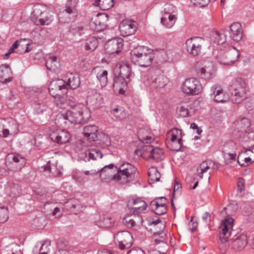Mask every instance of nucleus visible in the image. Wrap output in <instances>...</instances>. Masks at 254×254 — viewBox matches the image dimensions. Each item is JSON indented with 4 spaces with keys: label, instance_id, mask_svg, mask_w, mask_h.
Here are the masks:
<instances>
[{
    "label": "nucleus",
    "instance_id": "56",
    "mask_svg": "<svg viewBox=\"0 0 254 254\" xmlns=\"http://www.w3.org/2000/svg\"><path fill=\"white\" fill-rule=\"evenodd\" d=\"M172 132L171 141L177 140L179 137H182V130L177 128H174L170 130Z\"/></svg>",
    "mask_w": 254,
    "mask_h": 254
},
{
    "label": "nucleus",
    "instance_id": "41",
    "mask_svg": "<svg viewBox=\"0 0 254 254\" xmlns=\"http://www.w3.org/2000/svg\"><path fill=\"white\" fill-rule=\"evenodd\" d=\"M67 96H62L59 94L54 99V102L57 106L61 107L62 108H65L67 106H70V105H72L71 101H69V99H67Z\"/></svg>",
    "mask_w": 254,
    "mask_h": 254
},
{
    "label": "nucleus",
    "instance_id": "62",
    "mask_svg": "<svg viewBox=\"0 0 254 254\" xmlns=\"http://www.w3.org/2000/svg\"><path fill=\"white\" fill-rule=\"evenodd\" d=\"M11 192L13 195H16L19 193V187L18 184H13L10 186Z\"/></svg>",
    "mask_w": 254,
    "mask_h": 254
},
{
    "label": "nucleus",
    "instance_id": "12",
    "mask_svg": "<svg viewBox=\"0 0 254 254\" xmlns=\"http://www.w3.org/2000/svg\"><path fill=\"white\" fill-rule=\"evenodd\" d=\"M109 17L105 13H98L92 19L90 22L91 28L97 32L105 29L107 26Z\"/></svg>",
    "mask_w": 254,
    "mask_h": 254
},
{
    "label": "nucleus",
    "instance_id": "46",
    "mask_svg": "<svg viewBox=\"0 0 254 254\" xmlns=\"http://www.w3.org/2000/svg\"><path fill=\"white\" fill-rule=\"evenodd\" d=\"M147 130L145 128H140L138 131V138L143 143H148L152 139V137L149 135H145Z\"/></svg>",
    "mask_w": 254,
    "mask_h": 254
},
{
    "label": "nucleus",
    "instance_id": "58",
    "mask_svg": "<svg viewBox=\"0 0 254 254\" xmlns=\"http://www.w3.org/2000/svg\"><path fill=\"white\" fill-rule=\"evenodd\" d=\"M176 7L171 3H167L165 5L164 14H170L174 12L176 10Z\"/></svg>",
    "mask_w": 254,
    "mask_h": 254
},
{
    "label": "nucleus",
    "instance_id": "5",
    "mask_svg": "<svg viewBox=\"0 0 254 254\" xmlns=\"http://www.w3.org/2000/svg\"><path fill=\"white\" fill-rule=\"evenodd\" d=\"M77 2L68 0L65 9L60 11L58 14L59 20L62 23H69L74 21L78 14L76 9Z\"/></svg>",
    "mask_w": 254,
    "mask_h": 254
},
{
    "label": "nucleus",
    "instance_id": "38",
    "mask_svg": "<svg viewBox=\"0 0 254 254\" xmlns=\"http://www.w3.org/2000/svg\"><path fill=\"white\" fill-rule=\"evenodd\" d=\"M98 46V40L93 36L89 37L85 43V49L90 52L94 51Z\"/></svg>",
    "mask_w": 254,
    "mask_h": 254
},
{
    "label": "nucleus",
    "instance_id": "34",
    "mask_svg": "<svg viewBox=\"0 0 254 254\" xmlns=\"http://www.w3.org/2000/svg\"><path fill=\"white\" fill-rule=\"evenodd\" d=\"M103 154L100 150L96 148H93L87 150L84 153V160L85 162L89 161L91 159L95 160L97 158H102Z\"/></svg>",
    "mask_w": 254,
    "mask_h": 254
},
{
    "label": "nucleus",
    "instance_id": "29",
    "mask_svg": "<svg viewBox=\"0 0 254 254\" xmlns=\"http://www.w3.org/2000/svg\"><path fill=\"white\" fill-rule=\"evenodd\" d=\"M61 207L57 203L48 201L44 205L43 211L47 215L56 216L60 212Z\"/></svg>",
    "mask_w": 254,
    "mask_h": 254
},
{
    "label": "nucleus",
    "instance_id": "36",
    "mask_svg": "<svg viewBox=\"0 0 254 254\" xmlns=\"http://www.w3.org/2000/svg\"><path fill=\"white\" fill-rule=\"evenodd\" d=\"M49 87L54 90L64 92L66 90L65 81L62 79H57L52 81L49 84Z\"/></svg>",
    "mask_w": 254,
    "mask_h": 254
},
{
    "label": "nucleus",
    "instance_id": "13",
    "mask_svg": "<svg viewBox=\"0 0 254 254\" xmlns=\"http://www.w3.org/2000/svg\"><path fill=\"white\" fill-rule=\"evenodd\" d=\"M137 171V169L132 164L125 162L118 168L117 177L118 180L131 178Z\"/></svg>",
    "mask_w": 254,
    "mask_h": 254
},
{
    "label": "nucleus",
    "instance_id": "51",
    "mask_svg": "<svg viewBox=\"0 0 254 254\" xmlns=\"http://www.w3.org/2000/svg\"><path fill=\"white\" fill-rule=\"evenodd\" d=\"M8 208L0 205V223L5 222L9 218Z\"/></svg>",
    "mask_w": 254,
    "mask_h": 254
},
{
    "label": "nucleus",
    "instance_id": "7",
    "mask_svg": "<svg viewBox=\"0 0 254 254\" xmlns=\"http://www.w3.org/2000/svg\"><path fill=\"white\" fill-rule=\"evenodd\" d=\"M213 68L212 63L206 61H201L198 62L195 66L198 76L206 80L212 77Z\"/></svg>",
    "mask_w": 254,
    "mask_h": 254
},
{
    "label": "nucleus",
    "instance_id": "18",
    "mask_svg": "<svg viewBox=\"0 0 254 254\" xmlns=\"http://www.w3.org/2000/svg\"><path fill=\"white\" fill-rule=\"evenodd\" d=\"M147 206L146 202L139 197L129 200L127 205L131 211L132 210L133 212L136 214L140 213L145 210Z\"/></svg>",
    "mask_w": 254,
    "mask_h": 254
},
{
    "label": "nucleus",
    "instance_id": "25",
    "mask_svg": "<svg viewBox=\"0 0 254 254\" xmlns=\"http://www.w3.org/2000/svg\"><path fill=\"white\" fill-rule=\"evenodd\" d=\"M149 86L151 88L157 89L163 88L167 83V78L163 75L158 76H152L148 80Z\"/></svg>",
    "mask_w": 254,
    "mask_h": 254
},
{
    "label": "nucleus",
    "instance_id": "40",
    "mask_svg": "<svg viewBox=\"0 0 254 254\" xmlns=\"http://www.w3.org/2000/svg\"><path fill=\"white\" fill-rule=\"evenodd\" d=\"M111 114L117 119L122 120L128 117V113L122 107H117L111 111Z\"/></svg>",
    "mask_w": 254,
    "mask_h": 254
},
{
    "label": "nucleus",
    "instance_id": "8",
    "mask_svg": "<svg viewBox=\"0 0 254 254\" xmlns=\"http://www.w3.org/2000/svg\"><path fill=\"white\" fill-rule=\"evenodd\" d=\"M202 90L200 82L195 78L187 79L184 82L182 91L184 93L190 95H197Z\"/></svg>",
    "mask_w": 254,
    "mask_h": 254
},
{
    "label": "nucleus",
    "instance_id": "26",
    "mask_svg": "<svg viewBox=\"0 0 254 254\" xmlns=\"http://www.w3.org/2000/svg\"><path fill=\"white\" fill-rule=\"evenodd\" d=\"M129 79L124 78L120 75L116 76L114 79L113 87L116 90H119L120 94H124L127 88Z\"/></svg>",
    "mask_w": 254,
    "mask_h": 254
},
{
    "label": "nucleus",
    "instance_id": "37",
    "mask_svg": "<svg viewBox=\"0 0 254 254\" xmlns=\"http://www.w3.org/2000/svg\"><path fill=\"white\" fill-rule=\"evenodd\" d=\"M114 4V0H95L93 4L103 10H106L112 8Z\"/></svg>",
    "mask_w": 254,
    "mask_h": 254
},
{
    "label": "nucleus",
    "instance_id": "31",
    "mask_svg": "<svg viewBox=\"0 0 254 254\" xmlns=\"http://www.w3.org/2000/svg\"><path fill=\"white\" fill-rule=\"evenodd\" d=\"M119 71V75L129 79L131 76V67L129 64L125 62H121L117 65Z\"/></svg>",
    "mask_w": 254,
    "mask_h": 254
},
{
    "label": "nucleus",
    "instance_id": "54",
    "mask_svg": "<svg viewBox=\"0 0 254 254\" xmlns=\"http://www.w3.org/2000/svg\"><path fill=\"white\" fill-rule=\"evenodd\" d=\"M213 99L216 102L224 103L227 101L228 97L223 91L217 96H213Z\"/></svg>",
    "mask_w": 254,
    "mask_h": 254
},
{
    "label": "nucleus",
    "instance_id": "10",
    "mask_svg": "<svg viewBox=\"0 0 254 254\" xmlns=\"http://www.w3.org/2000/svg\"><path fill=\"white\" fill-rule=\"evenodd\" d=\"M204 39L201 37H193L188 39L186 42L188 53L193 56H197L201 53L202 45Z\"/></svg>",
    "mask_w": 254,
    "mask_h": 254
},
{
    "label": "nucleus",
    "instance_id": "23",
    "mask_svg": "<svg viewBox=\"0 0 254 254\" xmlns=\"http://www.w3.org/2000/svg\"><path fill=\"white\" fill-rule=\"evenodd\" d=\"M98 127L95 125L85 126L83 130V133L89 141H95L98 139Z\"/></svg>",
    "mask_w": 254,
    "mask_h": 254
},
{
    "label": "nucleus",
    "instance_id": "9",
    "mask_svg": "<svg viewBox=\"0 0 254 254\" xmlns=\"http://www.w3.org/2000/svg\"><path fill=\"white\" fill-rule=\"evenodd\" d=\"M115 239L118 243L119 248L122 250L130 248L133 244L132 236L127 231L118 232L115 236Z\"/></svg>",
    "mask_w": 254,
    "mask_h": 254
},
{
    "label": "nucleus",
    "instance_id": "48",
    "mask_svg": "<svg viewBox=\"0 0 254 254\" xmlns=\"http://www.w3.org/2000/svg\"><path fill=\"white\" fill-rule=\"evenodd\" d=\"M43 168L44 171H48L52 176L57 177L61 175V172L57 170V167L54 164L51 165L50 161L45 166H43Z\"/></svg>",
    "mask_w": 254,
    "mask_h": 254
},
{
    "label": "nucleus",
    "instance_id": "15",
    "mask_svg": "<svg viewBox=\"0 0 254 254\" xmlns=\"http://www.w3.org/2000/svg\"><path fill=\"white\" fill-rule=\"evenodd\" d=\"M123 222L127 227L136 229L142 225L143 219L140 215L132 212V213L127 214Z\"/></svg>",
    "mask_w": 254,
    "mask_h": 254
},
{
    "label": "nucleus",
    "instance_id": "52",
    "mask_svg": "<svg viewBox=\"0 0 254 254\" xmlns=\"http://www.w3.org/2000/svg\"><path fill=\"white\" fill-rule=\"evenodd\" d=\"M224 90L221 88L220 85L219 84H216L213 85L210 89V96L211 98H213V96H217L218 94H220V93L223 92Z\"/></svg>",
    "mask_w": 254,
    "mask_h": 254
},
{
    "label": "nucleus",
    "instance_id": "49",
    "mask_svg": "<svg viewBox=\"0 0 254 254\" xmlns=\"http://www.w3.org/2000/svg\"><path fill=\"white\" fill-rule=\"evenodd\" d=\"M182 141L183 139L182 137H179L177 140L171 141L170 144V149L176 152L181 151L183 145Z\"/></svg>",
    "mask_w": 254,
    "mask_h": 254
},
{
    "label": "nucleus",
    "instance_id": "1",
    "mask_svg": "<svg viewBox=\"0 0 254 254\" xmlns=\"http://www.w3.org/2000/svg\"><path fill=\"white\" fill-rule=\"evenodd\" d=\"M70 109L64 112L61 113L60 115V118L63 119L71 124H83L87 122L89 117L90 114L87 111H84L80 106H76L74 102L72 105H70Z\"/></svg>",
    "mask_w": 254,
    "mask_h": 254
},
{
    "label": "nucleus",
    "instance_id": "4",
    "mask_svg": "<svg viewBox=\"0 0 254 254\" xmlns=\"http://www.w3.org/2000/svg\"><path fill=\"white\" fill-rule=\"evenodd\" d=\"M228 90L233 103L240 104L247 98L245 84L241 78L232 80L229 85Z\"/></svg>",
    "mask_w": 254,
    "mask_h": 254
},
{
    "label": "nucleus",
    "instance_id": "59",
    "mask_svg": "<svg viewBox=\"0 0 254 254\" xmlns=\"http://www.w3.org/2000/svg\"><path fill=\"white\" fill-rule=\"evenodd\" d=\"M193 4L200 7H205L209 3V0H191Z\"/></svg>",
    "mask_w": 254,
    "mask_h": 254
},
{
    "label": "nucleus",
    "instance_id": "14",
    "mask_svg": "<svg viewBox=\"0 0 254 254\" xmlns=\"http://www.w3.org/2000/svg\"><path fill=\"white\" fill-rule=\"evenodd\" d=\"M123 47V40L120 38L109 40L105 44V49L109 55L118 54L121 52Z\"/></svg>",
    "mask_w": 254,
    "mask_h": 254
},
{
    "label": "nucleus",
    "instance_id": "39",
    "mask_svg": "<svg viewBox=\"0 0 254 254\" xmlns=\"http://www.w3.org/2000/svg\"><path fill=\"white\" fill-rule=\"evenodd\" d=\"M152 152L150 155V159L158 162L164 158V151L160 147H154L151 150Z\"/></svg>",
    "mask_w": 254,
    "mask_h": 254
},
{
    "label": "nucleus",
    "instance_id": "35",
    "mask_svg": "<svg viewBox=\"0 0 254 254\" xmlns=\"http://www.w3.org/2000/svg\"><path fill=\"white\" fill-rule=\"evenodd\" d=\"M45 64L47 69L51 71L56 72L60 67V63L55 56L48 57L46 61Z\"/></svg>",
    "mask_w": 254,
    "mask_h": 254
},
{
    "label": "nucleus",
    "instance_id": "28",
    "mask_svg": "<svg viewBox=\"0 0 254 254\" xmlns=\"http://www.w3.org/2000/svg\"><path fill=\"white\" fill-rule=\"evenodd\" d=\"M114 222V219L112 217L106 215L99 216V218L96 220V225L103 228H110L113 227Z\"/></svg>",
    "mask_w": 254,
    "mask_h": 254
},
{
    "label": "nucleus",
    "instance_id": "17",
    "mask_svg": "<svg viewBox=\"0 0 254 254\" xmlns=\"http://www.w3.org/2000/svg\"><path fill=\"white\" fill-rule=\"evenodd\" d=\"M101 177L102 180H118V167L114 164L105 166L100 169Z\"/></svg>",
    "mask_w": 254,
    "mask_h": 254
},
{
    "label": "nucleus",
    "instance_id": "11",
    "mask_svg": "<svg viewBox=\"0 0 254 254\" xmlns=\"http://www.w3.org/2000/svg\"><path fill=\"white\" fill-rule=\"evenodd\" d=\"M239 56V51L235 48H232L221 55L219 58V62L222 64L230 65L237 61Z\"/></svg>",
    "mask_w": 254,
    "mask_h": 254
},
{
    "label": "nucleus",
    "instance_id": "60",
    "mask_svg": "<svg viewBox=\"0 0 254 254\" xmlns=\"http://www.w3.org/2000/svg\"><path fill=\"white\" fill-rule=\"evenodd\" d=\"M73 251L70 247L65 246L64 249H60L56 254H72Z\"/></svg>",
    "mask_w": 254,
    "mask_h": 254
},
{
    "label": "nucleus",
    "instance_id": "27",
    "mask_svg": "<svg viewBox=\"0 0 254 254\" xmlns=\"http://www.w3.org/2000/svg\"><path fill=\"white\" fill-rule=\"evenodd\" d=\"M232 39L236 41L239 42L243 37V30L241 24L239 22H234L230 26Z\"/></svg>",
    "mask_w": 254,
    "mask_h": 254
},
{
    "label": "nucleus",
    "instance_id": "22",
    "mask_svg": "<svg viewBox=\"0 0 254 254\" xmlns=\"http://www.w3.org/2000/svg\"><path fill=\"white\" fill-rule=\"evenodd\" d=\"M13 79L12 72L8 64L0 65V81L2 83H7Z\"/></svg>",
    "mask_w": 254,
    "mask_h": 254
},
{
    "label": "nucleus",
    "instance_id": "21",
    "mask_svg": "<svg viewBox=\"0 0 254 254\" xmlns=\"http://www.w3.org/2000/svg\"><path fill=\"white\" fill-rule=\"evenodd\" d=\"M235 238L231 239V246L235 250L241 251L244 249L248 244L247 237L244 234L235 235Z\"/></svg>",
    "mask_w": 254,
    "mask_h": 254
},
{
    "label": "nucleus",
    "instance_id": "50",
    "mask_svg": "<svg viewBox=\"0 0 254 254\" xmlns=\"http://www.w3.org/2000/svg\"><path fill=\"white\" fill-rule=\"evenodd\" d=\"M33 108L34 112L37 114H42L47 110V106L43 102H35L33 103Z\"/></svg>",
    "mask_w": 254,
    "mask_h": 254
},
{
    "label": "nucleus",
    "instance_id": "53",
    "mask_svg": "<svg viewBox=\"0 0 254 254\" xmlns=\"http://www.w3.org/2000/svg\"><path fill=\"white\" fill-rule=\"evenodd\" d=\"M223 156L226 164H230L236 160V153H230L223 152Z\"/></svg>",
    "mask_w": 254,
    "mask_h": 254
},
{
    "label": "nucleus",
    "instance_id": "16",
    "mask_svg": "<svg viewBox=\"0 0 254 254\" xmlns=\"http://www.w3.org/2000/svg\"><path fill=\"white\" fill-rule=\"evenodd\" d=\"M119 30L123 37H127L135 33L137 28L134 21L125 20L119 25Z\"/></svg>",
    "mask_w": 254,
    "mask_h": 254
},
{
    "label": "nucleus",
    "instance_id": "47",
    "mask_svg": "<svg viewBox=\"0 0 254 254\" xmlns=\"http://www.w3.org/2000/svg\"><path fill=\"white\" fill-rule=\"evenodd\" d=\"M8 124L9 126V128H3L1 131V135L4 137H6L8 136V135L9 134L10 130L13 132H15L17 130L18 127L17 125L15 123L14 121H11L9 122Z\"/></svg>",
    "mask_w": 254,
    "mask_h": 254
},
{
    "label": "nucleus",
    "instance_id": "2",
    "mask_svg": "<svg viewBox=\"0 0 254 254\" xmlns=\"http://www.w3.org/2000/svg\"><path fill=\"white\" fill-rule=\"evenodd\" d=\"M133 63L142 67L151 65L154 58L153 51L145 46H138L130 52Z\"/></svg>",
    "mask_w": 254,
    "mask_h": 254
},
{
    "label": "nucleus",
    "instance_id": "33",
    "mask_svg": "<svg viewBox=\"0 0 254 254\" xmlns=\"http://www.w3.org/2000/svg\"><path fill=\"white\" fill-rule=\"evenodd\" d=\"M177 111L183 117L191 116L194 113V110L191 108L190 104L184 103H182L177 107Z\"/></svg>",
    "mask_w": 254,
    "mask_h": 254
},
{
    "label": "nucleus",
    "instance_id": "32",
    "mask_svg": "<svg viewBox=\"0 0 254 254\" xmlns=\"http://www.w3.org/2000/svg\"><path fill=\"white\" fill-rule=\"evenodd\" d=\"M150 205L153 211L157 215H161L167 212V206L165 203H160L156 200H153L150 202Z\"/></svg>",
    "mask_w": 254,
    "mask_h": 254
},
{
    "label": "nucleus",
    "instance_id": "19",
    "mask_svg": "<svg viewBox=\"0 0 254 254\" xmlns=\"http://www.w3.org/2000/svg\"><path fill=\"white\" fill-rule=\"evenodd\" d=\"M108 72L100 67H96L92 70L91 75L92 77L96 78L101 87L107 85L108 82Z\"/></svg>",
    "mask_w": 254,
    "mask_h": 254
},
{
    "label": "nucleus",
    "instance_id": "24",
    "mask_svg": "<svg viewBox=\"0 0 254 254\" xmlns=\"http://www.w3.org/2000/svg\"><path fill=\"white\" fill-rule=\"evenodd\" d=\"M50 138L55 142L63 144L69 141L71 139V135L67 131L63 130L58 134L53 133L51 134Z\"/></svg>",
    "mask_w": 254,
    "mask_h": 254
},
{
    "label": "nucleus",
    "instance_id": "43",
    "mask_svg": "<svg viewBox=\"0 0 254 254\" xmlns=\"http://www.w3.org/2000/svg\"><path fill=\"white\" fill-rule=\"evenodd\" d=\"M80 84V80L79 76H73L69 77L67 82H65L66 89L69 87L71 89H75L78 88Z\"/></svg>",
    "mask_w": 254,
    "mask_h": 254
},
{
    "label": "nucleus",
    "instance_id": "20",
    "mask_svg": "<svg viewBox=\"0 0 254 254\" xmlns=\"http://www.w3.org/2000/svg\"><path fill=\"white\" fill-rule=\"evenodd\" d=\"M6 162L15 166V171L21 170L25 165V158L19 154H9L6 158Z\"/></svg>",
    "mask_w": 254,
    "mask_h": 254
},
{
    "label": "nucleus",
    "instance_id": "3",
    "mask_svg": "<svg viewBox=\"0 0 254 254\" xmlns=\"http://www.w3.org/2000/svg\"><path fill=\"white\" fill-rule=\"evenodd\" d=\"M31 17L37 25H48L53 20V15L48 7L40 3L34 6Z\"/></svg>",
    "mask_w": 254,
    "mask_h": 254
},
{
    "label": "nucleus",
    "instance_id": "64",
    "mask_svg": "<svg viewBox=\"0 0 254 254\" xmlns=\"http://www.w3.org/2000/svg\"><path fill=\"white\" fill-rule=\"evenodd\" d=\"M200 174H202L206 172V171L210 168V167L207 165V163L206 162H203L200 165Z\"/></svg>",
    "mask_w": 254,
    "mask_h": 254
},
{
    "label": "nucleus",
    "instance_id": "44",
    "mask_svg": "<svg viewBox=\"0 0 254 254\" xmlns=\"http://www.w3.org/2000/svg\"><path fill=\"white\" fill-rule=\"evenodd\" d=\"M161 175L158 172L157 167L154 166L151 167L148 170V177L150 181L152 183L157 182L160 180Z\"/></svg>",
    "mask_w": 254,
    "mask_h": 254
},
{
    "label": "nucleus",
    "instance_id": "55",
    "mask_svg": "<svg viewBox=\"0 0 254 254\" xmlns=\"http://www.w3.org/2000/svg\"><path fill=\"white\" fill-rule=\"evenodd\" d=\"M153 148V146L150 144L144 145L141 149L142 156H147L149 158L150 155L152 152L151 150Z\"/></svg>",
    "mask_w": 254,
    "mask_h": 254
},
{
    "label": "nucleus",
    "instance_id": "63",
    "mask_svg": "<svg viewBox=\"0 0 254 254\" xmlns=\"http://www.w3.org/2000/svg\"><path fill=\"white\" fill-rule=\"evenodd\" d=\"M127 254H144V251L140 248H134L130 250Z\"/></svg>",
    "mask_w": 254,
    "mask_h": 254
},
{
    "label": "nucleus",
    "instance_id": "30",
    "mask_svg": "<svg viewBox=\"0 0 254 254\" xmlns=\"http://www.w3.org/2000/svg\"><path fill=\"white\" fill-rule=\"evenodd\" d=\"M87 26L83 24H73L69 26L68 32L73 36H81L85 33Z\"/></svg>",
    "mask_w": 254,
    "mask_h": 254
},
{
    "label": "nucleus",
    "instance_id": "45",
    "mask_svg": "<svg viewBox=\"0 0 254 254\" xmlns=\"http://www.w3.org/2000/svg\"><path fill=\"white\" fill-rule=\"evenodd\" d=\"M212 39L214 43L220 45L226 42V38L224 34L215 31L212 34Z\"/></svg>",
    "mask_w": 254,
    "mask_h": 254
},
{
    "label": "nucleus",
    "instance_id": "42",
    "mask_svg": "<svg viewBox=\"0 0 254 254\" xmlns=\"http://www.w3.org/2000/svg\"><path fill=\"white\" fill-rule=\"evenodd\" d=\"M99 141V144L101 145L103 148H106L111 145V142L108 135L105 134L104 132L100 131L98 133V139L96 141Z\"/></svg>",
    "mask_w": 254,
    "mask_h": 254
},
{
    "label": "nucleus",
    "instance_id": "61",
    "mask_svg": "<svg viewBox=\"0 0 254 254\" xmlns=\"http://www.w3.org/2000/svg\"><path fill=\"white\" fill-rule=\"evenodd\" d=\"M168 18V22L167 23V28L172 27L175 23L174 19L176 17V15L172 14L167 15Z\"/></svg>",
    "mask_w": 254,
    "mask_h": 254
},
{
    "label": "nucleus",
    "instance_id": "6",
    "mask_svg": "<svg viewBox=\"0 0 254 254\" xmlns=\"http://www.w3.org/2000/svg\"><path fill=\"white\" fill-rule=\"evenodd\" d=\"M234 220L229 216L222 221L220 226L221 230L220 231L219 239L221 243L225 244L228 242V237L233 234V226Z\"/></svg>",
    "mask_w": 254,
    "mask_h": 254
},
{
    "label": "nucleus",
    "instance_id": "57",
    "mask_svg": "<svg viewBox=\"0 0 254 254\" xmlns=\"http://www.w3.org/2000/svg\"><path fill=\"white\" fill-rule=\"evenodd\" d=\"M237 186H238V193L237 195L239 196L240 197H242V192L245 190V182L244 179L242 178H239L238 182H237Z\"/></svg>",
    "mask_w": 254,
    "mask_h": 254
}]
</instances>
